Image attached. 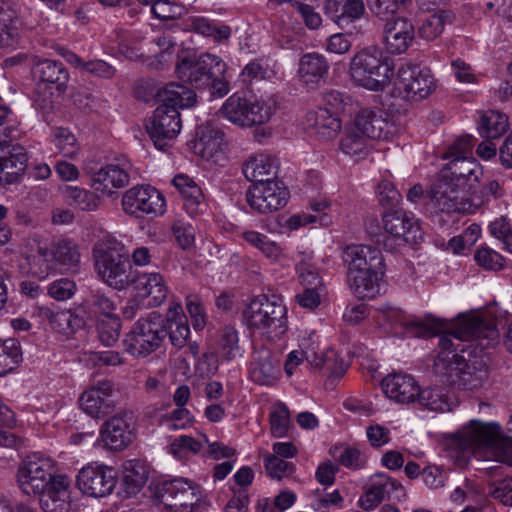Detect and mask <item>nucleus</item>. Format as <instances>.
<instances>
[{"instance_id": "nucleus-1", "label": "nucleus", "mask_w": 512, "mask_h": 512, "mask_svg": "<svg viewBox=\"0 0 512 512\" xmlns=\"http://www.w3.org/2000/svg\"><path fill=\"white\" fill-rule=\"evenodd\" d=\"M397 322L413 337L425 338L443 332L438 342L441 352L435 360L441 355L452 356L458 354V351L464 352L461 342L477 341L481 347L486 348L498 343L500 337L495 319L486 314L464 315L453 324L451 331H447L449 324L444 319L431 314L424 319L399 315Z\"/></svg>"}, {"instance_id": "nucleus-2", "label": "nucleus", "mask_w": 512, "mask_h": 512, "mask_svg": "<svg viewBox=\"0 0 512 512\" xmlns=\"http://www.w3.org/2000/svg\"><path fill=\"white\" fill-rule=\"evenodd\" d=\"M512 434V416L507 423ZM456 458L466 463L471 456H488L512 466V436H505L496 422L471 420L455 442Z\"/></svg>"}, {"instance_id": "nucleus-3", "label": "nucleus", "mask_w": 512, "mask_h": 512, "mask_svg": "<svg viewBox=\"0 0 512 512\" xmlns=\"http://www.w3.org/2000/svg\"><path fill=\"white\" fill-rule=\"evenodd\" d=\"M154 96L161 104L155 109L147 132L155 147L165 150L181 130L178 109L192 107L197 95L183 84L171 82L159 87Z\"/></svg>"}, {"instance_id": "nucleus-4", "label": "nucleus", "mask_w": 512, "mask_h": 512, "mask_svg": "<svg viewBox=\"0 0 512 512\" xmlns=\"http://www.w3.org/2000/svg\"><path fill=\"white\" fill-rule=\"evenodd\" d=\"M243 319L248 329L271 340L279 339L287 330V309L277 295L253 298L243 311Z\"/></svg>"}, {"instance_id": "nucleus-5", "label": "nucleus", "mask_w": 512, "mask_h": 512, "mask_svg": "<svg viewBox=\"0 0 512 512\" xmlns=\"http://www.w3.org/2000/svg\"><path fill=\"white\" fill-rule=\"evenodd\" d=\"M93 256L97 273L106 284L117 290L131 285L136 270L123 247L116 243L99 242L93 248Z\"/></svg>"}, {"instance_id": "nucleus-6", "label": "nucleus", "mask_w": 512, "mask_h": 512, "mask_svg": "<svg viewBox=\"0 0 512 512\" xmlns=\"http://www.w3.org/2000/svg\"><path fill=\"white\" fill-rule=\"evenodd\" d=\"M434 369L444 384L465 390L481 388L488 377V369L483 361L477 359L466 361L459 354L441 355L435 360Z\"/></svg>"}, {"instance_id": "nucleus-7", "label": "nucleus", "mask_w": 512, "mask_h": 512, "mask_svg": "<svg viewBox=\"0 0 512 512\" xmlns=\"http://www.w3.org/2000/svg\"><path fill=\"white\" fill-rule=\"evenodd\" d=\"M353 82L371 91H382L390 84L394 71L387 57L377 49H363L350 62Z\"/></svg>"}, {"instance_id": "nucleus-8", "label": "nucleus", "mask_w": 512, "mask_h": 512, "mask_svg": "<svg viewBox=\"0 0 512 512\" xmlns=\"http://www.w3.org/2000/svg\"><path fill=\"white\" fill-rule=\"evenodd\" d=\"M277 108L278 101L275 95L252 100L233 94L226 99L219 113L233 124L252 127L267 123Z\"/></svg>"}, {"instance_id": "nucleus-9", "label": "nucleus", "mask_w": 512, "mask_h": 512, "mask_svg": "<svg viewBox=\"0 0 512 512\" xmlns=\"http://www.w3.org/2000/svg\"><path fill=\"white\" fill-rule=\"evenodd\" d=\"M78 245L70 239H59L48 247H38L31 264V272L39 279H46L50 271L76 273L80 264Z\"/></svg>"}, {"instance_id": "nucleus-10", "label": "nucleus", "mask_w": 512, "mask_h": 512, "mask_svg": "<svg viewBox=\"0 0 512 512\" xmlns=\"http://www.w3.org/2000/svg\"><path fill=\"white\" fill-rule=\"evenodd\" d=\"M165 337L161 315L151 312L146 318H140L125 335V350L133 357L145 358L161 347Z\"/></svg>"}, {"instance_id": "nucleus-11", "label": "nucleus", "mask_w": 512, "mask_h": 512, "mask_svg": "<svg viewBox=\"0 0 512 512\" xmlns=\"http://www.w3.org/2000/svg\"><path fill=\"white\" fill-rule=\"evenodd\" d=\"M152 491L169 512H196L201 506L199 486L185 478L161 481Z\"/></svg>"}, {"instance_id": "nucleus-12", "label": "nucleus", "mask_w": 512, "mask_h": 512, "mask_svg": "<svg viewBox=\"0 0 512 512\" xmlns=\"http://www.w3.org/2000/svg\"><path fill=\"white\" fill-rule=\"evenodd\" d=\"M53 461L45 456L33 454L27 456L17 470V484L26 495H39L51 488L58 478L64 475H53Z\"/></svg>"}, {"instance_id": "nucleus-13", "label": "nucleus", "mask_w": 512, "mask_h": 512, "mask_svg": "<svg viewBox=\"0 0 512 512\" xmlns=\"http://www.w3.org/2000/svg\"><path fill=\"white\" fill-rule=\"evenodd\" d=\"M164 195L150 185H137L128 189L122 197L123 211L130 216L162 215L165 212Z\"/></svg>"}, {"instance_id": "nucleus-14", "label": "nucleus", "mask_w": 512, "mask_h": 512, "mask_svg": "<svg viewBox=\"0 0 512 512\" xmlns=\"http://www.w3.org/2000/svg\"><path fill=\"white\" fill-rule=\"evenodd\" d=\"M221 59L210 53L199 57H184L176 64V73L179 79L196 89L207 88L211 82L213 72Z\"/></svg>"}, {"instance_id": "nucleus-15", "label": "nucleus", "mask_w": 512, "mask_h": 512, "mask_svg": "<svg viewBox=\"0 0 512 512\" xmlns=\"http://www.w3.org/2000/svg\"><path fill=\"white\" fill-rule=\"evenodd\" d=\"M381 33L384 49L390 55L405 53L413 45L416 34L413 21L405 16L387 18Z\"/></svg>"}, {"instance_id": "nucleus-16", "label": "nucleus", "mask_w": 512, "mask_h": 512, "mask_svg": "<svg viewBox=\"0 0 512 512\" xmlns=\"http://www.w3.org/2000/svg\"><path fill=\"white\" fill-rule=\"evenodd\" d=\"M396 85L403 97L411 101L423 100L435 89L430 70L413 65L399 68Z\"/></svg>"}, {"instance_id": "nucleus-17", "label": "nucleus", "mask_w": 512, "mask_h": 512, "mask_svg": "<svg viewBox=\"0 0 512 512\" xmlns=\"http://www.w3.org/2000/svg\"><path fill=\"white\" fill-rule=\"evenodd\" d=\"M466 193L460 184L454 183L446 174H440L431 187L430 202L435 210L443 213H465L468 210Z\"/></svg>"}, {"instance_id": "nucleus-18", "label": "nucleus", "mask_w": 512, "mask_h": 512, "mask_svg": "<svg viewBox=\"0 0 512 512\" xmlns=\"http://www.w3.org/2000/svg\"><path fill=\"white\" fill-rule=\"evenodd\" d=\"M288 191L277 181L253 184L246 192L247 203L258 213L267 214L283 208L288 201Z\"/></svg>"}, {"instance_id": "nucleus-19", "label": "nucleus", "mask_w": 512, "mask_h": 512, "mask_svg": "<svg viewBox=\"0 0 512 512\" xmlns=\"http://www.w3.org/2000/svg\"><path fill=\"white\" fill-rule=\"evenodd\" d=\"M116 471L107 466H87L77 475V486L81 492L90 497H105L116 486Z\"/></svg>"}, {"instance_id": "nucleus-20", "label": "nucleus", "mask_w": 512, "mask_h": 512, "mask_svg": "<svg viewBox=\"0 0 512 512\" xmlns=\"http://www.w3.org/2000/svg\"><path fill=\"white\" fill-rule=\"evenodd\" d=\"M135 417L131 411H121L109 418L101 428L104 444L113 450L127 447L135 437Z\"/></svg>"}, {"instance_id": "nucleus-21", "label": "nucleus", "mask_w": 512, "mask_h": 512, "mask_svg": "<svg viewBox=\"0 0 512 512\" xmlns=\"http://www.w3.org/2000/svg\"><path fill=\"white\" fill-rule=\"evenodd\" d=\"M347 272L385 273L384 258L381 251L372 246L348 245L342 254Z\"/></svg>"}, {"instance_id": "nucleus-22", "label": "nucleus", "mask_w": 512, "mask_h": 512, "mask_svg": "<svg viewBox=\"0 0 512 512\" xmlns=\"http://www.w3.org/2000/svg\"><path fill=\"white\" fill-rule=\"evenodd\" d=\"M114 384L100 380L85 390L79 397L81 409L93 418H103L115 407Z\"/></svg>"}, {"instance_id": "nucleus-23", "label": "nucleus", "mask_w": 512, "mask_h": 512, "mask_svg": "<svg viewBox=\"0 0 512 512\" xmlns=\"http://www.w3.org/2000/svg\"><path fill=\"white\" fill-rule=\"evenodd\" d=\"M130 164L123 160L120 163H110L101 167L97 171L89 169L91 173L92 187L101 193L111 194L112 189L122 188L129 183Z\"/></svg>"}, {"instance_id": "nucleus-24", "label": "nucleus", "mask_w": 512, "mask_h": 512, "mask_svg": "<svg viewBox=\"0 0 512 512\" xmlns=\"http://www.w3.org/2000/svg\"><path fill=\"white\" fill-rule=\"evenodd\" d=\"M383 225L387 233L397 238L402 237L407 243H417L422 239L418 221L406 211L396 210L384 213Z\"/></svg>"}, {"instance_id": "nucleus-25", "label": "nucleus", "mask_w": 512, "mask_h": 512, "mask_svg": "<svg viewBox=\"0 0 512 512\" xmlns=\"http://www.w3.org/2000/svg\"><path fill=\"white\" fill-rule=\"evenodd\" d=\"M440 174H446L449 179L460 184V188L467 192L479 182L482 169L475 158L460 157L451 159Z\"/></svg>"}, {"instance_id": "nucleus-26", "label": "nucleus", "mask_w": 512, "mask_h": 512, "mask_svg": "<svg viewBox=\"0 0 512 512\" xmlns=\"http://www.w3.org/2000/svg\"><path fill=\"white\" fill-rule=\"evenodd\" d=\"M139 291L143 297L149 298L148 305L156 307L161 305L167 298L168 288L160 273H140L135 271L131 285Z\"/></svg>"}, {"instance_id": "nucleus-27", "label": "nucleus", "mask_w": 512, "mask_h": 512, "mask_svg": "<svg viewBox=\"0 0 512 512\" xmlns=\"http://www.w3.org/2000/svg\"><path fill=\"white\" fill-rule=\"evenodd\" d=\"M382 389L390 399L398 403L409 404L416 401L420 388L412 376L394 373L387 375L382 380Z\"/></svg>"}, {"instance_id": "nucleus-28", "label": "nucleus", "mask_w": 512, "mask_h": 512, "mask_svg": "<svg viewBox=\"0 0 512 512\" xmlns=\"http://www.w3.org/2000/svg\"><path fill=\"white\" fill-rule=\"evenodd\" d=\"M32 74L35 79H38L39 88L42 85L49 88L54 86L59 94L65 91L69 80V74L64 64L50 59L37 61L33 66Z\"/></svg>"}, {"instance_id": "nucleus-29", "label": "nucleus", "mask_w": 512, "mask_h": 512, "mask_svg": "<svg viewBox=\"0 0 512 512\" xmlns=\"http://www.w3.org/2000/svg\"><path fill=\"white\" fill-rule=\"evenodd\" d=\"M328 71L329 64L325 57L319 53L304 54L299 60V79L310 89H315L325 83Z\"/></svg>"}, {"instance_id": "nucleus-30", "label": "nucleus", "mask_w": 512, "mask_h": 512, "mask_svg": "<svg viewBox=\"0 0 512 512\" xmlns=\"http://www.w3.org/2000/svg\"><path fill=\"white\" fill-rule=\"evenodd\" d=\"M0 183L13 184L20 180L27 169L28 155L21 145H12L11 149L0 148Z\"/></svg>"}, {"instance_id": "nucleus-31", "label": "nucleus", "mask_w": 512, "mask_h": 512, "mask_svg": "<svg viewBox=\"0 0 512 512\" xmlns=\"http://www.w3.org/2000/svg\"><path fill=\"white\" fill-rule=\"evenodd\" d=\"M172 184L181 194L184 200L183 207L190 216L194 217L204 213L207 206L205 197L201 187L193 178L186 174H177L174 176Z\"/></svg>"}, {"instance_id": "nucleus-32", "label": "nucleus", "mask_w": 512, "mask_h": 512, "mask_svg": "<svg viewBox=\"0 0 512 512\" xmlns=\"http://www.w3.org/2000/svg\"><path fill=\"white\" fill-rule=\"evenodd\" d=\"M162 326L165 329L166 336H169V340L175 348L181 349L187 344L190 328L181 304L172 303L170 305Z\"/></svg>"}, {"instance_id": "nucleus-33", "label": "nucleus", "mask_w": 512, "mask_h": 512, "mask_svg": "<svg viewBox=\"0 0 512 512\" xmlns=\"http://www.w3.org/2000/svg\"><path fill=\"white\" fill-rule=\"evenodd\" d=\"M246 179L253 184L275 181L278 172L277 160L269 155H256L250 157L242 168Z\"/></svg>"}, {"instance_id": "nucleus-34", "label": "nucleus", "mask_w": 512, "mask_h": 512, "mask_svg": "<svg viewBox=\"0 0 512 512\" xmlns=\"http://www.w3.org/2000/svg\"><path fill=\"white\" fill-rule=\"evenodd\" d=\"M325 12L338 26L345 27L365 13L363 0H327Z\"/></svg>"}, {"instance_id": "nucleus-35", "label": "nucleus", "mask_w": 512, "mask_h": 512, "mask_svg": "<svg viewBox=\"0 0 512 512\" xmlns=\"http://www.w3.org/2000/svg\"><path fill=\"white\" fill-rule=\"evenodd\" d=\"M68 478H58L51 488L39 494L40 507L43 512H69Z\"/></svg>"}, {"instance_id": "nucleus-36", "label": "nucleus", "mask_w": 512, "mask_h": 512, "mask_svg": "<svg viewBox=\"0 0 512 512\" xmlns=\"http://www.w3.org/2000/svg\"><path fill=\"white\" fill-rule=\"evenodd\" d=\"M384 274L347 272V283L358 299H374L380 294V281Z\"/></svg>"}, {"instance_id": "nucleus-37", "label": "nucleus", "mask_w": 512, "mask_h": 512, "mask_svg": "<svg viewBox=\"0 0 512 512\" xmlns=\"http://www.w3.org/2000/svg\"><path fill=\"white\" fill-rule=\"evenodd\" d=\"M308 121L316 133L325 140L335 138L341 130L342 124L339 114L331 112L327 107H319L318 110L310 112Z\"/></svg>"}, {"instance_id": "nucleus-38", "label": "nucleus", "mask_w": 512, "mask_h": 512, "mask_svg": "<svg viewBox=\"0 0 512 512\" xmlns=\"http://www.w3.org/2000/svg\"><path fill=\"white\" fill-rule=\"evenodd\" d=\"M304 354L305 359L311 366L326 371L329 377L340 378L348 369V365L335 350L329 349L320 354L314 351H304Z\"/></svg>"}, {"instance_id": "nucleus-39", "label": "nucleus", "mask_w": 512, "mask_h": 512, "mask_svg": "<svg viewBox=\"0 0 512 512\" xmlns=\"http://www.w3.org/2000/svg\"><path fill=\"white\" fill-rule=\"evenodd\" d=\"M224 141V133L210 124L196 129L195 149L203 158L213 157Z\"/></svg>"}, {"instance_id": "nucleus-40", "label": "nucleus", "mask_w": 512, "mask_h": 512, "mask_svg": "<svg viewBox=\"0 0 512 512\" xmlns=\"http://www.w3.org/2000/svg\"><path fill=\"white\" fill-rule=\"evenodd\" d=\"M41 316L46 319L51 328L61 334L71 335L83 326V319L74 315L70 310L54 311L45 308L41 312Z\"/></svg>"}, {"instance_id": "nucleus-41", "label": "nucleus", "mask_w": 512, "mask_h": 512, "mask_svg": "<svg viewBox=\"0 0 512 512\" xmlns=\"http://www.w3.org/2000/svg\"><path fill=\"white\" fill-rule=\"evenodd\" d=\"M353 125L370 139H380L388 126L381 114L369 108L356 115Z\"/></svg>"}, {"instance_id": "nucleus-42", "label": "nucleus", "mask_w": 512, "mask_h": 512, "mask_svg": "<svg viewBox=\"0 0 512 512\" xmlns=\"http://www.w3.org/2000/svg\"><path fill=\"white\" fill-rule=\"evenodd\" d=\"M278 374L277 361L265 351L254 358L251 363V379L260 385H272Z\"/></svg>"}, {"instance_id": "nucleus-43", "label": "nucleus", "mask_w": 512, "mask_h": 512, "mask_svg": "<svg viewBox=\"0 0 512 512\" xmlns=\"http://www.w3.org/2000/svg\"><path fill=\"white\" fill-rule=\"evenodd\" d=\"M508 128V116L498 110H488L484 112L478 123L480 136L487 139L499 138Z\"/></svg>"}, {"instance_id": "nucleus-44", "label": "nucleus", "mask_w": 512, "mask_h": 512, "mask_svg": "<svg viewBox=\"0 0 512 512\" xmlns=\"http://www.w3.org/2000/svg\"><path fill=\"white\" fill-rule=\"evenodd\" d=\"M148 479L146 467L139 461L131 460L125 464L123 488L127 495L137 494Z\"/></svg>"}, {"instance_id": "nucleus-45", "label": "nucleus", "mask_w": 512, "mask_h": 512, "mask_svg": "<svg viewBox=\"0 0 512 512\" xmlns=\"http://www.w3.org/2000/svg\"><path fill=\"white\" fill-rule=\"evenodd\" d=\"M370 138L352 125L345 131L344 136L340 141V149L343 153L354 156L362 157L368 152V144Z\"/></svg>"}, {"instance_id": "nucleus-46", "label": "nucleus", "mask_w": 512, "mask_h": 512, "mask_svg": "<svg viewBox=\"0 0 512 512\" xmlns=\"http://www.w3.org/2000/svg\"><path fill=\"white\" fill-rule=\"evenodd\" d=\"M217 352L226 361H231L240 354L238 332L234 327L226 326L219 331Z\"/></svg>"}, {"instance_id": "nucleus-47", "label": "nucleus", "mask_w": 512, "mask_h": 512, "mask_svg": "<svg viewBox=\"0 0 512 512\" xmlns=\"http://www.w3.org/2000/svg\"><path fill=\"white\" fill-rule=\"evenodd\" d=\"M21 359L22 353L16 339L0 340V377L11 372Z\"/></svg>"}, {"instance_id": "nucleus-48", "label": "nucleus", "mask_w": 512, "mask_h": 512, "mask_svg": "<svg viewBox=\"0 0 512 512\" xmlns=\"http://www.w3.org/2000/svg\"><path fill=\"white\" fill-rule=\"evenodd\" d=\"M453 15L449 11H440L428 16L419 28V34L423 39L433 40L437 38L444 29L446 23H451Z\"/></svg>"}, {"instance_id": "nucleus-49", "label": "nucleus", "mask_w": 512, "mask_h": 512, "mask_svg": "<svg viewBox=\"0 0 512 512\" xmlns=\"http://www.w3.org/2000/svg\"><path fill=\"white\" fill-rule=\"evenodd\" d=\"M415 402L421 407L435 412L449 410L447 399L439 388L419 389Z\"/></svg>"}, {"instance_id": "nucleus-50", "label": "nucleus", "mask_w": 512, "mask_h": 512, "mask_svg": "<svg viewBox=\"0 0 512 512\" xmlns=\"http://www.w3.org/2000/svg\"><path fill=\"white\" fill-rule=\"evenodd\" d=\"M18 21L11 14L0 10V48H13L18 43Z\"/></svg>"}, {"instance_id": "nucleus-51", "label": "nucleus", "mask_w": 512, "mask_h": 512, "mask_svg": "<svg viewBox=\"0 0 512 512\" xmlns=\"http://www.w3.org/2000/svg\"><path fill=\"white\" fill-rule=\"evenodd\" d=\"M291 425V417L288 407L284 403H278L270 413V429L276 438L286 436Z\"/></svg>"}, {"instance_id": "nucleus-52", "label": "nucleus", "mask_w": 512, "mask_h": 512, "mask_svg": "<svg viewBox=\"0 0 512 512\" xmlns=\"http://www.w3.org/2000/svg\"><path fill=\"white\" fill-rule=\"evenodd\" d=\"M65 196L70 201L71 205L82 211H92L96 209L98 205L94 193L77 186H66Z\"/></svg>"}, {"instance_id": "nucleus-53", "label": "nucleus", "mask_w": 512, "mask_h": 512, "mask_svg": "<svg viewBox=\"0 0 512 512\" xmlns=\"http://www.w3.org/2000/svg\"><path fill=\"white\" fill-rule=\"evenodd\" d=\"M371 13L379 19H387L397 13L401 7L406 8L412 0H366Z\"/></svg>"}, {"instance_id": "nucleus-54", "label": "nucleus", "mask_w": 512, "mask_h": 512, "mask_svg": "<svg viewBox=\"0 0 512 512\" xmlns=\"http://www.w3.org/2000/svg\"><path fill=\"white\" fill-rule=\"evenodd\" d=\"M121 323L118 317L102 318L97 323L99 341L107 346H113L120 337Z\"/></svg>"}, {"instance_id": "nucleus-55", "label": "nucleus", "mask_w": 512, "mask_h": 512, "mask_svg": "<svg viewBox=\"0 0 512 512\" xmlns=\"http://www.w3.org/2000/svg\"><path fill=\"white\" fill-rule=\"evenodd\" d=\"M87 304L90 312L95 316L100 315L103 318L116 317L114 301L102 292H93L87 300Z\"/></svg>"}, {"instance_id": "nucleus-56", "label": "nucleus", "mask_w": 512, "mask_h": 512, "mask_svg": "<svg viewBox=\"0 0 512 512\" xmlns=\"http://www.w3.org/2000/svg\"><path fill=\"white\" fill-rule=\"evenodd\" d=\"M194 30L207 37H212L216 41L228 39L231 34V29L227 25L217 26L203 17L196 18L193 23Z\"/></svg>"}, {"instance_id": "nucleus-57", "label": "nucleus", "mask_w": 512, "mask_h": 512, "mask_svg": "<svg viewBox=\"0 0 512 512\" xmlns=\"http://www.w3.org/2000/svg\"><path fill=\"white\" fill-rule=\"evenodd\" d=\"M243 238L252 246L258 248L269 258H276L280 254L279 246L257 231L247 230L242 234Z\"/></svg>"}, {"instance_id": "nucleus-58", "label": "nucleus", "mask_w": 512, "mask_h": 512, "mask_svg": "<svg viewBox=\"0 0 512 512\" xmlns=\"http://www.w3.org/2000/svg\"><path fill=\"white\" fill-rule=\"evenodd\" d=\"M476 263L485 270L498 271L504 268V258L489 247H480L475 251Z\"/></svg>"}, {"instance_id": "nucleus-59", "label": "nucleus", "mask_w": 512, "mask_h": 512, "mask_svg": "<svg viewBox=\"0 0 512 512\" xmlns=\"http://www.w3.org/2000/svg\"><path fill=\"white\" fill-rule=\"evenodd\" d=\"M265 469L271 478L281 480L284 477H289L295 471L293 463L277 457L276 455H268L265 458Z\"/></svg>"}, {"instance_id": "nucleus-60", "label": "nucleus", "mask_w": 512, "mask_h": 512, "mask_svg": "<svg viewBox=\"0 0 512 512\" xmlns=\"http://www.w3.org/2000/svg\"><path fill=\"white\" fill-rule=\"evenodd\" d=\"M384 497V486L382 483H378L375 478L369 488L360 497L358 503L365 511H371L382 502Z\"/></svg>"}, {"instance_id": "nucleus-61", "label": "nucleus", "mask_w": 512, "mask_h": 512, "mask_svg": "<svg viewBox=\"0 0 512 512\" xmlns=\"http://www.w3.org/2000/svg\"><path fill=\"white\" fill-rule=\"evenodd\" d=\"M76 292V284L68 278H60L50 283L47 293L50 297L58 301L70 299Z\"/></svg>"}, {"instance_id": "nucleus-62", "label": "nucleus", "mask_w": 512, "mask_h": 512, "mask_svg": "<svg viewBox=\"0 0 512 512\" xmlns=\"http://www.w3.org/2000/svg\"><path fill=\"white\" fill-rule=\"evenodd\" d=\"M226 72V64L224 61H220L217 64V68L213 72L214 76L211 77V82L208 87L213 96L223 97L228 94L230 90L229 82L226 80L224 74Z\"/></svg>"}, {"instance_id": "nucleus-63", "label": "nucleus", "mask_w": 512, "mask_h": 512, "mask_svg": "<svg viewBox=\"0 0 512 512\" xmlns=\"http://www.w3.org/2000/svg\"><path fill=\"white\" fill-rule=\"evenodd\" d=\"M153 15L163 21L178 19L182 15V8L168 0H157L152 5Z\"/></svg>"}, {"instance_id": "nucleus-64", "label": "nucleus", "mask_w": 512, "mask_h": 512, "mask_svg": "<svg viewBox=\"0 0 512 512\" xmlns=\"http://www.w3.org/2000/svg\"><path fill=\"white\" fill-rule=\"evenodd\" d=\"M173 234L183 249H188L194 243V228L184 220H176L172 225Z\"/></svg>"}]
</instances>
